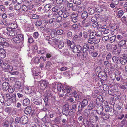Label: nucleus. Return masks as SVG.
I'll list each match as a JSON object with an SVG mask.
<instances>
[{"label": "nucleus", "instance_id": "obj_6", "mask_svg": "<svg viewBox=\"0 0 127 127\" xmlns=\"http://www.w3.org/2000/svg\"><path fill=\"white\" fill-rule=\"evenodd\" d=\"M19 30L17 29H8V35L10 36H15L20 33Z\"/></svg>", "mask_w": 127, "mask_h": 127}, {"label": "nucleus", "instance_id": "obj_51", "mask_svg": "<svg viewBox=\"0 0 127 127\" xmlns=\"http://www.w3.org/2000/svg\"><path fill=\"white\" fill-rule=\"evenodd\" d=\"M2 44V48L3 47L4 48H7L8 46V44L7 42L3 41L2 43H1Z\"/></svg>", "mask_w": 127, "mask_h": 127}, {"label": "nucleus", "instance_id": "obj_39", "mask_svg": "<svg viewBox=\"0 0 127 127\" xmlns=\"http://www.w3.org/2000/svg\"><path fill=\"white\" fill-rule=\"evenodd\" d=\"M96 32L95 30L93 31L90 33L89 36V37L94 38V37L96 36Z\"/></svg>", "mask_w": 127, "mask_h": 127}, {"label": "nucleus", "instance_id": "obj_14", "mask_svg": "<svg viewBox=\"0 0 127 127\" xmlns=\"http://www.w3.org/2000/svg\"><path fill=\"white\" fill-rule=\"evenodd\" d=\"M113 61L114 63L120 64L121 63V58L119 57L113 56L112 58Z\"/></svg>", "mask_w": 127, "mask_h": 127}, {"label": "nucleus", "instance_id": "obj_18", "mask_svg": "<svg viewBox=\"0 0 127 127\" xmlns=\"http://www.w3.org/2000/svg\"><path fill=\"white\" fill-rule=\"evenodd\" d=\"M103 107L102 106H100L98 107L97 108V109L96 110L97 113L99 115H103L104 114V112H103Z\"/></svg>", "mask_w": 127, "mask_h": 127}, {"label": "nucleus", "instance_id": "obj_35", "mask_svg": "<svg viewBox=\"0 0 127 127\" xmlns=\"http://www.w3.org/2000/svg\"><path fill=\"white\" fill-rule=\"evenodd\" d=\"M116 36L115 35L110 37L109 38L110 42L111 43H113L115 41L117 42V40L116 39Z\"/></svg>", "mask_w": 127, "mask_h": 127}, {"label": "nucleus", "instance_id": "obj_52", "mask_svg": "<svg viewBox=\"0 0 127 127\" xmlns=\"http://www.w3.org/2000/svg\"><path fill=\"white\" fill-rule=\"evenodd\" d=\"M88 13L90 15L93 14L95 12V10L94 9L90 8L88 11Z\"/></svg>", "mask_w": 127, "mask_h": 127}, {"label": "nucleus", "instance_id": "obj_2", "mask_svg": "<svg viewBox=\"0 0 127 127\" xmlns=\"http://www.w3.org/2000/svg\"><path fill=\"white\" fill-rule=\"evenodd\" d=\"M14 91L12 89L10 92V91H9V90L8 89V92L10 93L9 94H8V106L13 104L16 101V95L15 94L13 93Z\"/></svg>", "mask_w": 127, "mask_h": 127}, {"label": "nucleus", "instance_id": "obj_5", "mask_svg": "<svg viewBox=\"0 0 127 127\" xmlns=\"http://www.w3.org/2000/svg\"><path fill=\"white\" fill-rule=\"evenodd\" d=\"M70 48L73 50V52L75 53H79L81 52L82 47L79 45H74L73 46H70Z\"/></svg>", "mask_w": 127, "mask_h": 127}, {"label": "nucleus", "instance_id": "obj_41", "mask_svg": "<svg viewBox=\"0 0 127 127\" xmlns=\"http://www.w3.org/2000/svg\"><path fill=\"white\" fill-rule=\"evenodd\" d=\"M14 111V110H13V108L12 107H8V115H13V112Z\"/></svg>", "mask_w": 127, "mask_h": 127}, {"label": "nucleus", "instance_id": "obj_11", "mask_svg": "<svg viewBox=\"0 0 127 127\" xmlns=\"http://www.w3.org/2000/svg\"><path fill=\"white\" fill-rule=\"evenodd\" d=\"M40 87V89L42 90L44 89L47 86V83L45 80H42L39 81Z\"/></svg>", "mask_w": 127, "mask_h": 127}, {"label": "nucleus", "instance_id": "obj_21", "mask_svg": "<svg viewBox=\"0 0 127 127\" xmlns=\"http://www.w3.org/2000/svg\"><path fill=\"white\" fill-rule=\"evenodd\" d=\"M15 87L16 88L19 89V91H22V86L21 85V83L19 81L16 82L15 84Z\"/></svg>", "mask_w": 127, "mask_h": 127}, {"label": "nucleus", "instance_id": "obj_55", "mask_svg": "<svg viewBox=\"0 0 127 127\" xmlns=\"http://www.w3.org/2000/svg\"><path fill=\"white\" fill-rule=\"evenodd\" d=\"M34 62L36 64H38L39 63L40 61V59L38 57H34Z\"/></svg>", "mask_w": 127, "mask_h": 127}, {"label": "nucleus", "instance_id": "obj_58", "mask_svg": "<svg viewBox=\"0 0 127 127\" xmlns=\"http://www.w3.org/2000/svg\"><path fill=\"white\" fill-rule=\"evenodd\" d=\"M45 39L46 40H48V43H49L50 44H52V42H52V40H51L52 39L51 38H50V37L49 36H47L46 37H45Z\"/></svg>", "mask_w": 127, "mask_h": 127}, {"label": "nucleus", "instance_id": "obj_54", "mask_svg": "<svg viewBox=\"0 0 127 127\" xmlns=\"http://www.w3.org/2000/svg\"><path fill=\"white\" fill-rule=\"evenodd\" d=\"M63 33V31L62 29H60L57 30L56 31V33L58 35H61Z\"/></svg>", "mask_w": 127, "mask_h": 127}, {"label": "nucleus", "instance_id": "obj_34", "mask_svg": "<svg viewBox=\"0 0 127 127\" xmlns=\"http://www.w3.org/2000/svg\"><path fill=\"white\" fill-rule=\"evenodd\" d=\"M64 84L61 83H58L57 84V88L58 91L60 92L61 91L63 87Z\"/></svg>", "mask_w": 127, "mask_h": 127}, {"label": "nucleus", "instance_id": "obj_37", "mask_svg": "<svg viewBox=\"0 0 127 127\" xmlns=\"http://www.w3.org/2000/svg\"><path fill=\"white\" fill-rule=\"evenodd\" d=\"M46 52V50L45 49L43 48L41 49L38 50L37 51V53L38 54L40 55L43 54Z\"/></svg>", "mask_w": 127, "mask_h": 127}, {"label": "nucleus", "instance_id": "obj_36", "mask_svg": "<svg viewBox=\"0 0 127 127\" xmlns=\"http://www.w3.org/2000/svg\"><path fill=\"white\" fill-rule=\"evenodd\" d=\"M15 2H13L10 3H8V5H9V6L8 7V8L10 10H13L14 8H15Z\"/></svg>", "mask_w": 127, "mask_h": 127}, {"label": "nucleus", "instance_id": "obj_59", "mask_svg": "<svg viewBox=\"0 0 127 127\" xmlns=\"http://www.w3.org/2000/svg\"><path fill=\"white\" fill-rule=\"evenodd\" d=\"M3 127H8V121L6 120H4Z\"/></svg>", "mask_w": 127, "mask_h": 127}, {"label": "nucleus", "instance_id": "obj_49", "mask_svg": "<svg viewBox=\"0 0 127 127\" xmlns=\"http://www.w3.org/2000/svg\"><path fill=\"white\" fill-rule=\"evenodd\" d=\"M52 11L53 12H57L59 9V7L58 6H55L54 7H53V6H52Z\"/></svg>", "mask_w": 127, "mask_h": 127}, {"label": "nucleus", "instance_id": "obj_50", "mask_svg": "<svg viewBox=\"0 0 127 127\" xmlns=\"http://www.w3.org/2000/svg\"><path fill=\"white\" fill-rule=\"evenodd\" d=\"M22 10L24 11H26L28 10V6L27 5H23L22 7Z\"/></svg>", "mask_w": 127, "mask_h": 127}, {"label": "nucleus", "instance_id": "obj_19", "mask_svg": "<svg viewBox=\"0 0 127 127\" xmlns=\"http://www.w3.org/2000/svg\"><path fill=\"white\" fill-rule=\"evenodd\" d=\"M52 6L49 4H47L43 9V10L45 12H47L52 8Z\"/></svg>", "mask_w": 127, "mask_h": 127}, {"label": "nucleus", "instance_id": "obj_43", "mask_svg": "<svg viewBox=\"0 0 127 127\" xmlns=\"http://www.w3.org/2000/svg\"><path fill=\"white\" fill-rule=\"evenodd\" d=\"M117 28V26L115 23L110 24V28L111 30H116Z\"/></svg>", "mask_w": 127, "mask_h": 127}, {"label": "nucleus", "instance_id": "obj_23", "mask_svg": "<svg viewBox=\"0 0 127 127\" xmlns=\"http://www.w3.org/2000/svg\"><path fill=\"white\" fill-rule=\"evenodd\" d=\"M89 49V46L87 44H84L83 47L82 51L84 53L86 52Z\"/></svg>", "mask_w": 127, "mask_h": 127}, {"label": "nucleus", "instance_id": "obj_42", "mask_svg": "<svg viewBox=\"0 0 127 127\" xmlns=\"http://www.w3.org/2000/svg\"><path fill=\"white\" fill-rule=\"evenodd\" d=\"M95 39L92 37H89V39L88 40V42L89 43L92 44L95 41Z\"/></svg>", "mask_w": 127, "mask_h": 127}, {"label": "nucleus", "instance_id": "obj_24", "mask_svg": "<svg viewBox=\"0 0 127 127\" xmlns=\"http://www.w3.org/2000/svg\"><path fill=\"white\" fill-rule=\"evenodd\" d=\"M95 106V105L94 103L93 102V101H91L88 106L87 108L88 110H91L94 109Z\"/></svg>", "mask_w": 127, "mask_h": 127}, {"label": "nucleus", "instance_id": "obj_38", "mask_svg": "<svg viewBox=\"0 0 127 127\" xmlns=\"http://www.w3.org/2000/svg\"><path fill=\"white\" fill-rule=\"evenodd\" d=\"M13 22L12 23L10 22V23H9V24L8 25L9 26L10 25V26L9 28L8 27L9 29H14L15 28L16 26H15V25H16V24L15 22Z\"/></svg>", "mask_w": 127, "mask_h": 127}, {"label": "nucleus", "instance_id": "obj_57", "mask_svg": "<svg viewBox=\"0 0 127 127\" xmlns=\"http://www.w3.org/2000/svg\"><path fill=\"white\" fill-rule=\"evenodd\" d=\"M85 8L84 6H83L80 7H79L78 11V12H81L84 10Z\"/></svg>", "mask_w": 127, "mask_h": 127}, {"label": "nucleus", "instance_id": "obj_45", "mask_svg": "<svg viewBox=\"0 0 127 127\" xmlns=\"http://www.w3.org/2000/svg\"><path fill=\"white\" fill-rule=\"evenodd\" d=\"M98 54V51H95V52H92V54H90L92 57H96Z\"/></svg>", "mask_w": 127, "mask_h": 127}, {"label": "nucleus", "instance_id": "obj_33", "mask_svg": "<svg viewBox=\"0 0 127 127\" xmlns=\"http://www.w3.org/2000/svg\"><path fill=\"white\" fill-rule=\"evenodd\" d=\"M88 14L87 12L86 11H84L81 15V17L82 19L84 20L86 19L87 17Z\"/></svg>", "mask_w": 127, "mask_h": 127}, {"label": "nucleus", "instance_id": "obj_48", "mask_svg": "<svg viewBox=\"0 0 127 127\" xmlns=\"http://www.w3.org/2000/svg\"><path fill=\"white\" fill-rule=\"evenodd\" d=\"M89 54H92V52H94V47L93 46H91L90 48H89Z\"/></svg>", "mask_w": 127, "mask_h": 127}, {"label": "nucleus", "instance_id": "obj_16", "mask_svg": "<svg viewBox=\"0 0 127 127\" xmlns=\"http://www.w3.org/2000/svg\"><path fill=\"white\" fill-rule=\"evenodd\" d=\"M106 25H104L101 28V31L102 33L104 34H107L109 32V29L106 28Z\"/></svg>", "mask_w": 127, "mask_h": 127}, {"label": "nucleus", "instance_id": "obj_60", "mask_svg": "<svg viewBox=\"0 0 127 127\" xmlns=\"http://www.w3.org/2000/svg\"><path fill=\"white\" fill-rule=\"evenodd\" d=\"M46 57L47 58H49L52 56L51 53L50 52H48L46 54Z\"/></svg>", "mask_w": 127, "mask_h": 127}, {"label": "nucleus", "instance_id": "obj_3", "mask_svg": "<svg viewBox=\"0 0 127 127\" xmlns=\"http://www.w3.org/2000/svg\"><path fill=\"white\" fill-rule=\"evenodd\" d=\"M69 106L68 104H66L64 105L62 110V112L63 114L66 116L69 115L71 116L72 115V114H71V110L70 109L69 111Z\"/></svg>", "mask_w": 127, "mask_h": 127}, {"label": "nucleus", "instance_id": "obj_17", "mask_svg": "<svg viewBox=\"0 0 127 127\" xmlns=\"http://www.w3.org/2000/svg\"><path fill=\"white\" fill-rule=\"evenodd\" d=\"M88 102L87 99H84L81 102L79 103V107L80 105H81V107H84L87 106L88 105Z\"/></svg>", "mask_w": 127, "mask_h": 127}, {"label": "nucleus", "instance_id": "obj_44", "mask_svg": "<svg viewBox=\"0 0 127 127\" xmlns=\"http://www.w3.org/2000/svg\"><path fill=\"white\" fill-rule=\"evenodd\" d=\"M102 33L101 30H99L97 32H96V36L97 37H99L102 36Z\"/></svg>", "mask_w": 127, "mask_h": 127}, {"label": "nucleus", "instance_id": "obj_1", "mask_svg": "<svg viewBox=\"0 0 127 127\" xmlns=\"http://www.w3.org/2000/svg\"><path fill=\"white\" fill-rule=\"evenodd\" d=\"M116 84V82H114L110 83V84L113 86L111 89L109 90L108 92V94L112 98H114V97H117V95L115 94L116 92L118 91V89H116L114 86Z\"/></svg>", "mask_w": 127, "mask_h": 127}, {"label": "nucleus", "instance_id": "obj_61", "mask_svg": "<svg viewBox=\"0 0 127 127\" xmlns=\"http://www.w3.org/2000/svg\"><path fill=\"white\" fill-rule=\"evenodd\" d=\"M39 36V34L37 32H35L33 34V36L35 38H37Z\"/></svg>", "mask_w": 127, "mask_h": 127}, {"label": "nucleus", "instance_id": "obj_15", "mask_svg": "<svg viewBox=\"0 0 127 127\" xmlns=\"http://www.w3.org/2000/svg\"><path fill=\"white\" fill-rule=\"evenodd\" d=\"M21 123L22 124H25L28 122V119L26 116H24L21 117Z\"/></svg>", "mask_w": 127, "mask_h": 127}, {"label": "nucleus", "instance_id": "obj_64", "mask_svg": "<svg viewBox=\"0 0 127 127\" xmlns=\"http://www.w3.org/2000/svg\"><path fill=\"white\" fill-rule=\"evenodd\" d=\"M104 64L107 67H109L111 64V63H110L109 62L107 61H104Z\"/></svg>", "mask_w": 127, "mask_h": 127}, {"label": "nucleus", "instance_id": "obj_40", "mask_svg": "<svg viewBox=\"0 0 127 127\" xmlns=\"http://www.w3.org/2000/svg\"><path fill=\"white\" fill-rule=\"evenodd\" d=\"M64 46V43L63 41H61L59 43L58 47L60 49H61Z\"/></svg>", "mask_w": 127, "mask_h": 127}, {"label": "nucleus", "instance_id": "obj_62", "mask_svg": "<svg viewBox=\"0 0 127 127\" xmlns=\"http://www.w3.org/2000/svg\"><path fill=\"white\" fill-rule=\"evenodd\" d=\"M123 14V12L122 10L119 11L118 12L117 16L119 17H121Z\"/></svg>", "mask_w": 127, "mask_h": 127}, {"label": "nucleus", "instance_id": "obj_12", "mask_svg": "<svg viewBox=\"0 0 127 127\" xmlns=\"http://www.w3.org/2000/svg\"><path fill=\"white\" fill-rule=\"evenodd\" d=\"M42 102V99L41 97L36 98L33 100L34 104L37 105H40Z\"/></svg>", "mask_w": 127, "mask_h": 127}, {"label": "nucleus", "instance_id": "obj_46", "mask_svg": "<svg viewBox=\"0 0 127 127\" xmlns=\"http://www.w3.org/2000/svg\"><path fill=\"white\" fill-rule=\"evenodd\" d=\"M51 40L52 41V44H57L59 41V39L56 38L54 39H52Z\"/></svg>", "mask_w": 127, "mask_h": 127}, {"label": "nucleus", "instance_id": "obj_25", "mask_svg": "<svg viewBox=\"0 0 127 127\" xmlns=\"http://www.w3.org/2000/svg\"><path fill=\"white\" fill-rule=\"evenodd\" d=\"M31 111V108L30 106L27 107L25 109L24 113L26 114H30Z\"/></svg>", "mask_w": 127, "mask_h": 127}, {"label": "nucleus", "instance_id": "obj_22", "mask_svg": "<svg viewBox=\"0 0 127 127\" xmlns=\"http://www.w3.org/2000/svg\"><path fill=\"white\" fill-rule=\"evenodd\" d=\"M1 66L3 68V70L5 72H7L8 70V64L6 63H2Z\"/></svg>", "mask_w": 127, "mask_h": 127}, {"label": "nucleus", "instance_id": "obj_8", "mask_svg": "<svg viewBox=\"0 0 127 127\" xmlns=\"http://www.w3.org/2000/svg\"><path fill=\"white\" fill-rule=\"evenodd\" d=\"M77 15V14L75 12H73L70 15V18L72 19V21L73 23H76L78 19L76 17Z\"/></svg>", "mask_w": 127, "mask_h": 127}, {"label": "nucleus", "instance_id": "obj_7", "mask_svg": "<svg viewBox=\"0 0 127 127\" xmlns=\"http://www.w3.org/2000/svg\"><path fill=\"white\" fill-rule=\"evenodd\" d=\"M71 89V88L69 86H66L65 87L64 89H62V91L63 93H65L66 91L67 93L65 94V95L68 97L70 95V92Z\"/></svg>", "mask_w": 127, "mask_h": 127}, {"label": "nucleus", "instance_id": "obj_10", "mask_svg": "<svg viewBox=\"0 0 127 127\" xmlns=\"http://www.w3.org/2000/svg\"><path fill=\"white\" fill-rule=\"evenodd\" d=\"M98 76L100 79L103 81L107 79L106 74L104 71H101L99 72Z\"/></svg>", "mask_w": 127, "mask_h": 127}, {"label": "nucleus", "instance_id": "obj_32", "mask_svg": "<svg viewBox=\"0 0 127 127\" xmlns=\"http://www.w3.org/2000/svg\"><path fill=\"white\" fill-rule=\"evenodd\" d=\"M76 104L73 105L72 106V107L70 109L71 110V114H72V115L76 111Z\"/></svg>", "mask_w": 127, "mask_h": 127}, {"label": "nucleus", "instance_id": "obj_29", "mask_svg": "<svg viewBox=\"0 0 127 127\" xmlns=\"http://www.w3.org/2000/svg\"><path fill=\"white\" fill-rule=\"evenodd\" d=\"M3 89L4 91H6L8 90V82H4L2 84Z\"/></svg>", "mask_w": 127, "mask_h": 127}, {"label": "nucleus", "instance_id": "obj_53", "mask_svg": "<svg viewBox=\"0 0 127 127\" xmlns=\"http://www.w3.org/2000/svg\"><path fill=\"white\" fill-rule=\"evenodd\" d=\"M110 77V78L112 80H114L116 76L114 73H112L111 74Z\"/></svg>", "mask_w": 127, "mask_h": 127}, {"label": "nucleus", "instance_id": "obj_30", "mask_svg": "<svg viewBox=\"0 0 127 127\" xmlns=\"http://www.w3.org/2000/svg\"><path fill=\"white\" fill-rule=\"evenodd\" d=\"M104 114L103 115H101V117L102 118L103 120H106L109 118L110 114H106L104 113Z\"/></svg>", "mask_w": 127, "mask_h": 127}, {"label": "nucleus", "instance_id": "obj_9", "mask_svg": "<svg viewBox=\"0 0 127 127\" xmlns=\"http://www.w3.org/2000/svg\"><path fill=\"white\" fill-rule=\"evenodd\" d=\"M83 124L86 127H92L94 123L90 121L86 120L84 121Z\"/></svg>", "mask_w": 127, "mask_h": 127}, {"label": "nucleus", "instance_id": "obj_13", "mask_svg": "<svg viewBox=\"0 0 127 127\" xmlns=\"http://www.w3.org/2000/svg\"><path fill=\"white\" fill-rule=\"evenodd\" d=\"M126 41L125 40H121L119 42L118 45L119 47H122L123 48L125 49L126 48Z\"/></svg>", "mask_w": 127, "mask_h": 127}, {"label": "nucleus", "instance_id": "obj_31", "mask_svg": "<svg viewBox=\"0 0 127 127\" xmlns=\"http://www.w3.org/2000/svg\"><path fill=\"white\" fill-rule=\"evenodd\" d=\"M105 111L107 112H111L112 111L113 108L112 107L107 106L106 107H105Z\"/></svg>", "mask_w": 127, "mask_h": 127}, {"label": "nucleus", "instance_id": "obj_26", "mask_svg": "<svg viewBox=\"0 0 127 127\" xmlns=\"http://www.w3.org/2000/svg\"><path fill=\"white\" fill-rule=\"evenodd\" d=\"M30 103V100L28 98H25L23 100L22 104L23 106H26L28 105Z\"/></svg>", "mask_w": 127, "mask_h": 127}, {"label": "nucleus", "instance_id": "obj_47", "mask_svg": "<svg viewBox=\"0 0 127 127\" xmlns=\"http://www.w3.org/2000/svg\"><path fill=\"white\" fill-rule=\"evenodd\" d=\"M73 3L77 5H80L81 3V0H73Z\"/></svg>", "mask_w": 127, "mask_h": 127}, {"label": "nucleus", "instance_id": "obj_20", "mask_svg": "<svg viewBox=\"0 0 127 127\" xmlns=\"http://www.w3.org/2000/svg\"><path fill=\"white\" fill-rule=\"evenodd\" d=\"M126 35L125 33H122L121 34L118 35L116 36V38L118 40H122L125 38L124 37Z\"/></svg>", "mask_w": 127, "mask_h": 127}, {"label": "nucleus", "instance_id": "obj_63", "mask_svg": "<svg viewBox=\"0 0 127 127\" xmlns=\"http://www.w3.org/2000/svg\"><path fill=\"white\" fill-rule=\"evenodd\" d=\"M103 81L102 80H100L97 83V85L100 87L102 86L103 85Z\"/></svg>", "mask_w": 127, "mask_h": 127}, {"label": "nucleus", "instance_id": "obj_4", "mask_svg": "<svg viewBox=\"0 0 127 127\" xmlns=\"http://www.w3.org/2000/svg\"><path fill=\"white\" fill-rule=\"evenodd\" d=\"M12 38V40L15 43H19L24 40V37L21 34H18Z\"/></svg>", "mask_w": 127, "mask_h": 127}, {"label": "nucleus", "instance_id": "obj_56", "mask_svg": "<svg viewBox=\"0 0 127 127\" xmlns=\"http://www.w3.org/2000/svg\"><path fill=\"white\" fill-rule=\"evenodd\" d=\"M71 28L73 30H76L78 28V25L75 24H74L71 25Z\"/></svg>", "mask_w": 127, "mask_h": 127}, {"label": "nucleus", "instance_id": "obj_28", "mask_svg": "<svg viewBox=\"0 0 127 127\" xmlns=\"http://www.w3.org/2000/svg\"><path fill=\"white\" fill-rule=\"evenodd\" d=\"M5 50L4 49H1L0 50V58H4L6 56Z\"/></svg>", "mask_w": 127, "mask_h": 127}, {"label": "nucleus", "instance_id": "obj_27", "mask_svg": "<svg viewBox=\"0 0 127 127\" xmlns=\"http://www.w3.org/2000/svg\"><path fill=\"white\" fill-rule=\"evenodd\" d=\"M102 99V97L101 96H98L96 100V103L97 105H100L101 103Z\"/></svg>", "mask_w": 127, "mask_h": 127}]
</instances>
